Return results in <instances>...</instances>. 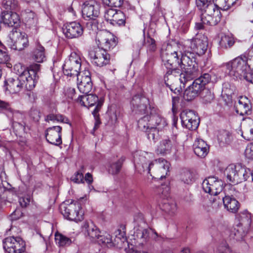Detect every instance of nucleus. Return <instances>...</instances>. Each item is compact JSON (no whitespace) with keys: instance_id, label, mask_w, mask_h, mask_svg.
I'll return each mask as SVG.
<instances>
[{"instance_id":"1","label":"nucleus","mask_w":253,"mask_h":253,"mask_svg":"<svg viewBox=\"0 0 253 253\" xmlns=\"http://www.w3.org/2000/svg\"><path fill=\"white\" fill-rule=\"evenodd\" d=\"M153 157L151 153L142 151L135 152L133 160L136 169L140 173L146 171L150 174L151 169H153L156 173L162 174L160 175L161 178L165 177V174L169 171V163L163 158L152 161Z\"/></svg>"},{"instance_id":"2","label":"nucleus","mask_w":253,"mask_h":253,"mask_svg":"<svg viewBox=\"0 0 253 253\" xmlns=\"http://www.w3.org/2000/svg\"><path fill=\"white\" fill-rule=\"evenodd\" d=\"M221 67L229 76L242 79L245 73L250 71L251 67L253 69V47L249 51L247 56L241 55L223 63Z\"/></svg>"},{"instance_id":"3","label":"nucleus","mask_w":253,"mask_h":253,"mask_svg":"<svg viewBox=\"0 0 253 253\" xmlns=\"http://www.w3.org/2000/svg\"><path fill=\"white\" fill-rule=\"evenodd\" d=\"M161 57L165 67L169 70H177L180 59L176 47L170 44H163L161 51Z\"/></svg>"},{"instance_id":"4","label":"nucleus","mask_w":253,"mask_h":253,"mask_svg":"<svg viewBox=\"0 0 253 253\" xmlns=\"http://www.w3.org/2000/svg\"><path fill=\"white\" fill-rule=\"evenodd\" d=\"M224 174L228 181L237 184L246 181L250 176V173L241 164L229 165L225 169Z\"/></svg>"},{"instance_id":"5","label":"nucleus","mask_w":253,"mask_h":253,"mask_svg":"<svg viewBox=\"0 0 253 253\" xmlns=\"http://www.w3.org/2000/svg\"><path fill=\"white\" fill-rule=\"evenodd\" d=\"M60 209L63 216L69 220L77 222L83 218V212L78 201L72 200L70 204L64 203L60 206Z\"/></svg>"},{"instance_id":"6","label":"nucleus","mask_w":253,"mask_h":253,"mask_svg":"<svg viewBox=\"0 0 253 253\" xmlns=\"http://www.w3.org/2000/svg\"><path fill=\"white\" fill-rule=\"evenodd\" d=\"M164 80L167 86L175 93L179 91L178 87L179 83L185 84L188 81V79L186 78L185 74H181L180 73L179 69L169 70L167 72Z\"/></svg>"},{"instance_id":"7","label":"nucleus","mask_w":253,"mask_h":253,"mask_svg":"<svg viewBox=\"0 0 253 253\" xmlns=\"http://www.w3.org/2000/svg\"><path fill=\"white\" fill-rule=\"evenodd\" d=\"M8 45L11 49L21 51L28 46L27 35L16 30H13L9 35Z\"/></svg>"},{"instance_id":"8","label":"nucleus","mask_w":253,"mask_h":253,"mask_svg":"<svg viewBox=\"0 0 253 253\" xmlns=\"http://www.w3.org/2000/svg\"><path fill=\"white\" fill-rule=\"evenodd\" d=\"M41 65L34 64L29 66L27 70H24L21 76H24L25 79L22 81L23 87L28 90H31L35 87L36 82L39 79L38 75L40 70Z\"/></svg>"},{"instance_id":"9","label":"nucleus","mask_w":253,"mask_h":253,"mask_svg":"<svg viewBox=\"0 0 253 253\" xmlns=\"http://www.w3.org/2000/svg\"><path fill=\"white\" fill-rule=\"evenodd\" d=\"M81 67V58L76 52H72L63 65V72L67 76H78Z\"/></svg>"},{"instance_id":"10","label":"nucleus","mask_w":253,"mask_h":253,"mask_svg":"<svg viewBox=\"0 0 253 253\" xmlns=\"http://www.w3.org/2000/svg\"><path fill=\"white\" fill-rule=\"evenodd\" d=\"M182 72L181 74H185V77L188 81L192 79L196 75L198 71V65L194 58H190L187 55H183L180 61V65Z\"/></svg>"},{"instance_id":"11","label":"nucleus","mask_w":253,"mask_h":253,"mask_svg":"<svg viewBox=\"0 0 253 253\" xmlns=\"http://www.w3.org/2000/svg\"><path fill=\"white\" fill-rule=\"evenodd\" d=\"M96 40L98 45L106 52L113 49L118 43L117 37L106 31L98 33Z\"/></svg>"},{"instance_id":"12","label":"nucleus","mask_w":253,"mask_h":253,"mask_svg":"<svg viewBox=\"0 0 253 253\" xmlns=\"http://www.w3.org/2000/svg\"><path fill=\"white\" fill-rule=\"evenodd\" d=\"M3 243V248L8 253H22L25 250V242L20 237H7Z\"/></svg>"},{"instance_id":"13","label":"nucleus","mask_w":253,"mask_h":253,"mask_svg":"<svg viewBox=\"0 0 253 253\" xmlns=\"http://www.w3.org/2000/svg\"><path fill=\"white\" fill-rule=\"evenodd\" d=\"M220 12L216 8V5H211L208 9L203 11L201 20L205 24L215 26L220 21Z\"/></svg>"},{"instance_id":"14","label":"nucleus","mask_w":253,"mask_h":253,"mask_svg":"<svg viewBox=\"0 0 253 253\" xmlns=\"http://www.w3.org/2000/svg\"><path fill=\"white\" fill-rule=\"evenodd\" d=\"M223 183L218 178L211 176L205 179L202 183V187L204 191L211 195H217L223 190Z\"/></svg>"},{"instance_id":"15","label":"nucleus","mask_w":253,"mask_h":253,"mask_svg":"<svg viewBox=\"0 0 253 253\" xmlns=\"http://www.w3.org/2000/svg\"><path fill=\"white\" fill-rule=\"evenodd\" d=\"M88 56L91 62L99 67H102L109 64L110 60V55L99 47L90 50Z\"/></svg>"},{"instance_id":"16","label":"nucleus","mask_w":253,"mask_h":253,"mask_svg":"<svg viewBox=\"0 0 253 253\" xmlns=\"http://www.w3.org/2000/svg\"><path fill=\"white\" fill-rule=\"evenodd\" d=\"M83 17L87 20H95L100 14V5L95 0L85 1L82 5Z\"/></svg>"},{"instance_id":"17","label":"nucleus","mask_w":253,"mask_h":253,"mask_svg":"<svg viewBox=\"0 0 253 253\" xmlns=\"http://www.w3.org/2000/svg\"><path fill=\"white\" fill-rule=\"evenodd\" d=\"M188 41L192 51L199 55L205 54L207 50L208 38L204 35L197 34L194 38Z\"/></svg>"},{"instance_id":"18","label":"nucleus","mask_w":253,"mask_h":253,"mask_svg":"<svg viewBox=\"0 0 253 253\" xmlns=\"http://www.w3.org/2000/svg\"><path fill=\"white\" fill-rule=\"evenodd\" d=\"M182 125L188 129H196L199 124V120L193 110H184L180 114Z\"/></svg>"},{"instance_id":"19","label":"nucleus","mask_w":253,"mask_h":253,"mask_svg":"<svg viewBox=\"0 0 253 253\" xmlns=\"http://www.w3.org/2000/svg\"><path fill=\"white\" fill-rule=\"evenodd\" d=\"M126 239L124 238V234L120 229H118L115 232V238L113 240L111 236L107 232L99 234L98 238L96 242L99 244L107 245L108 246L118 245Z\"/></svg>"},{"instance_id":"20","label":"nucleus","mask_w":253,"mask_h":253,"mask_svg":"<svg viewBox=\"0 0 253 253\" xmlns=\"http://www.w3.org/2000/svg\"><path fill=\"white\" fill-rule=\"evenodd\" d=\"M148 103V101L146 98L140 97L139 95L134 96L131 102L133 111H134L136 114L140 115L148 113L151 109L150 107H147Z\"/></svg>"},{"instance_id":"21","label":"nucleus","mask_w":253,"mask_h":253,"mask_svg":"<svg viewBox=\"0 0 253 253\" xmlns=\"http://www.w3.org/2000/svg\"><path fill=\"white\" fill-rule=\"evenodd\" d=\"M62 127L54 126L48 127L46 130V140L50 144L59 146L62 144L61 139Z\"/></svg>"},{"instance_id":"22","label":"nucleus","mask_w":253,"mask_h":253,"mask_svg":"<svg viewBox=\"0 0 253 253\" xmlns=\"http://www.w3.org/2000/svg\"><path fill=\"white\" fill-rule=\"evenodd\" d=\"M63 32L67 38H77L83 34V29L79 23L72 22L64 25Z\"/></svg>"},{"instance_id":"23","label":"nucleus","mask_w":253,"mask_h":253,"mask_svg":"<svg viewBox=\"0 0 253 253\" xmlns=\"http://www.w3.org/2000/svg\"><path fill=\"white\" fill-rule=\"evenodd\" d=\"M78 87L80 91L84 94H88L92 88V83L91 80L90 73L85 71L81 76L78 77Z\"/></svg>"},{"instance_id":"24","label":"nucleus","mask_w":253,"mask_h":253,"mask_svg":"<svg viewBox=\"0 0 253 253\" xmlns=\"http://www.w3.org/2000/svg\"><path fill=\"white\" fill-rule=\"evenodd\" d=\"M25 79L24 76L21 75L15 78H10L5 81L4 85L6 86V89L11 93H16L19 92L23 87V80Z\"/></svg>"},{"instance_id":"25","label":"nucleus","mask_w":253,"mask_h":253,"mask_svg":"<svg viewBox=\"0 0 253 253\" xmlns=\"http://www.w3.org/2000/svg\"><path fill=\"white\" fill-rule=\"evenodd\" d=\"M82 227L83 231L85 236H87L92 242L96 241L101 232L92 222L85 221L84 222Z\"/></svg>"},{"instance_id":"26","label":"nucleus","mask_w":253,"mask_h":253,"mask_svg":"<svg viewBox=\"0 0 253 253\" xmlns=\"http://www.w3.org/2000/svg\"><path fill=\"white\" fill-rule=\"evenodd\" d=\"M1 18L3 23L8 27H17L20 23V17L16 12L3 11Z\"/></svg>"},{"instance_id":"27","label":"nucleus","mask_w":253,"mask_h":253,"mask_svg":"<svg viewBox=\"0 0 253 253\" xmlns=\"http://www.w3.org/2000/svg\"><path fill=\"white\" fill-rule=\"evenodd\" d=\"M149 118V125L152 127L154 126L158 129H162L167 125L165 119L162 118L154 109L151 110Z\"/></svg>"},{"instance_id":"28","label":"nucleus","mask_w":253,"mask_h":253,"mask_svg":"<svg viewBox=\"0 0 253 253\" xmlns=\"http://www.w3.org/2000/svg\"><path fill=\"white\" fill-rule=\"evenodd\" d=\"M176 144V141L173 138H167L163 139L158 146L157 152L161 154L169 153Z\"/></svg>"},{"instance_id":"29","label":"nucleus","mask_w":253,"mask_h":253,"mask_svg":"<svg viewBox=\"0 0 253 253\" xmlns=\"http://www.w3.org/2000/svg\"><path fill=\"white\" fill-rule=\"evenodd\" d=\"M236 112L241 116L249 115L251 113L250 101L246 97L241 96L236 105Z\"/></svg>"},{"instance_id":"30","label":"nucleus","mask_w":253,"mask_h":253,"mask_svg":"<svg viewBox=\"0 0 253 253\" xmlns=\"http://www.w3.org/2000/svg\"><path fill=\"white\" fill-rule=\"evenodd\" d=\"M84 97H83V100H88V102H87V107L92 106L95 104H97L95 108L94 109V111L92 112V114L94 116L96 115L97 113L98 112L100 108L102 106L103 103L104 102V100L103 99L100 98V99H98V97L93 94H84Z\"/></svg>"},{"instance_id":"31","label":"nucleus","mask_w":253,"mask_h":253,"mask_svg":"<svg viewBox=\"0 0 253 253\" xmlns=\"http://www.w3.org/2000/svg\"><path fill=\"white\" fill-rule=\"evenodd\" d=\"M224 208L229 211L236 213L238 211L240 204L233 196H225L222 197Z\"/></svg>"},{"instance_id":"32","label":"nucleus","mask_w":253,"mask_h":253,"mask_svg":"<svg viewBox=\"0 0 253 253\" xmlns=\"http://www.w3.org/2000/svg\"><path fill=\"white\" fill-rule=\"evenodd\" d=\"M194 152L200 157H205L208 153L209 148L207 143L201 139H197L193 145Z\"/></svg>"},{"instance_id":"33","label":"nucleus","mask_w":253,"mask_h":253,"mask_svg":"<svg viewBox=\"0 0 253 253\" xmlns=\"http://www.w3.org/2000/svg\"><path fill=\"white\" fill-rule=\"evenodd\" d=\"M193 82L184 91L183 98L184 100L190 101L195 98L200 93L202 89Z\"/></svg>"},{"instance_id":"34","label":"nucleus","mask_w":253,"mask_h":253,"mask_svg":"<svg viewBox=\"0 0 253 253\" xmlns=\"http://www.w3.org/2000/svg\"><path fill=\"white\" fill-rule=\"evenodd\" d=\"M12 126L15 135L19 137V141L25 144L26 143V128L25 124L19 123L16 121L12 122Z\"/></svg>"},{"instance_id":"35","label":"nucleus","mask_w":253,"mask_h":253,"mask_svg":"<svg viewBox=\"0 0 253 253\" xmlns=\"http://www.w3.org/2000/svg\"><path fill=\"white\" fill-rule=\"evenodd\" d=\"M246 233V229L243 227V224L240 223L231 230L230 237L236 241H241L243 239Z\"/></svg>"},{"instance_id":"36","label":"nucleus","mask_w":253,"mask_h":253,"mask_svg":"<svg viewBox=\"0 0 253 253\" xmlns=\"http://www.w3.org/2000/svg\"><path fill=\"white\" fill-rule=\"evenodd\" d=\"M242 137L247 140H253V121L249 119L243 125Z\"/></svg>"},{"instance_id":"37","label":"nucleus","mask_w":253,"mask_h":253,"mask_svg":"<svg viewBox=\"0 0 253 253\" xmlns=\"http://www.w3.org/2000/svg\"><path fill=\"white\" fill-rule=\"evenodd\" d=\"M150 228L143 229L137 228L134 232L135 236L140 240V244L143 245L146 243L150 238Z\"/></svg>"},{"instance_id":"38","label":"nucleus","mask_w":253,"mask_h":253,"mask_svg":"<svg viewBox=\"0 0 253 253\" xmlns=\"http://www.w3.org/2000/svg\"><path fill=\"white\" fill-rule=\"evenodd\" d=\"M33 57L36 61L42 62L45 58V49L41 44L38 43L33 52Z\"/></svg>"},{"instance_id":"39","label":"nucleus","mask_w":253,"mask_h":253,"mask_svg":"<svg viewBox=\"0 0 253 253\" xmlns=\"http://www.w3.org/2000/svg\"><path fill=\"white\" fill-rule=\"evenodd\" d=\"M200 94L203 103L204 104L211 103L214 99L213 92L209 88H203L200 92Z\"/></svg>"},{"instance_id":"40","label":"nucleus","mask_w":253,"mask_h":253,"mask_svg":"<svg viewBox=\"0 0 253 253\" xmlns=\"http://www.w3.org/2000/svg\"><path fill=\"white\" fill-rule=\"evenodd\" d=\"M211 80V76L208 73L202 74L199 78L195 79L194 82L202 90L205 88V86L210 83Z\"/></svg>"},{"instance_id":"41","label":"nucleus","mask_w":253,"mask_h":253,"mask_svg":"<svg viewBox=\"0 0 253 253\" xmlns=\"http://www.w3.org/2000/svg\"><path fill=\"white\" fill-rule=\"evenodd\" d=\"M125 160V158L121 157L117 161L111 164L108 169L109 173L112 174H118L120 171Z\"/></svg>"},{"instance_id":"42","label":"nucleus","mask_w":253,"mask_h":253,"mask_svg":"<svg viewBox=\"0 0 253 253\" xmlns=\"http://www.w3.org/2000/svg\"><path fill=\"white\" fill-rule=\"evenodd\" d=\"M2 5L5 9L7 10L19 11L20 9L18 0H3Z\"/></svg>"},{"instance_id":"43","label":"nucleus","mask_w":253,"mask_h":253,"mask_svg":"<svg viewBox=\"0 0 253 253\" xmlns=\"http://www.w3.org/2000/svg\"><path fill=\"white\" fill-rule=\"evenodd\" d=\"M55 239L59 246H68L72 243L71 239L60 233H56Z\"/></svg>"},{"instance_id":"44","label":"nucleus","mask_w":253,"mask_h":253,"mask_svg":"<svg viewBox=\"0 0 253 253\" xmlns=\"http://www.w3.org/2000/svg\"><path fill=\"white\" fill-rule=\"evenodd\" d=\"M162 209L167 212L173 213L176 210V205L174 202L166 200L163 202Z\"/></svg>"},{"instance_id":"45","label":"nucleus","mask_w":253,"mask_h":253,"mask_svg":"<svg viewBox=\"0 0 253 253\" xmlns=\"http://www.w3.org/2000/svg\"><path fill=\"white\" fill-rule=\"evenodd\" d=\"M237 0H216L217 4L216 7L223 10H227L229 9L232 5H233Z\"/></svg>"},{"instance_id":"46","label":"nucleus","mask_w":253,"mask_h":253,"mask_svg":"<svg viewBox=\"0 0 253 253\" xmlns=\"http://www.w3.org/2000/svg\"><path fill=\"white\" fill-rule=\"evenodd\" d=\"M161 129H157L156 127H154V126L152 127V126H151L150 127L145 131L148 139H149L150 141L156 142L159 138V131Z\"/></svg>"},{"instance_id":"47","label":"nucleus","mask_w":253,"mask_h":253,"mask_svg":"<svg viewBox=\"0 0 253 253\" xmlns=\"http://www.w3.org/2000/svg\"><path fill=\"white\" fill-rule=\"evenodd\" d=\"M234 43L233 38L228 35L221 36L219 44L221 47L227 48L232 46Z\"/></svg>"},{"instance_id":"48","label":"nucleus","mask_w":253,"mask_h":253,"mask_svg":"<svg viewBox=\"0 0 253 253\" xmlns=\"http://www.w3.org/2000/svg\"><path fill=\"white\" fill-rule=\"evenodd\" d=\"M149 116L147 115H145L138 120V126L140 130L142 131H146L151 127V126L149 125Z\"/></svg>"},{"instance_id":"49","label":"nucleus","mask_w":253,"mask_h":253,"mask_svg":"<svg viewBox=\"0 0 253 253\" xmlns=\"http://www.w3.org/2000/svg\"><path fill=\"white\" fill-rule=\"evenodd\" d=\"M114 20L111 24L113 25H123L125 23V16L124 13L119 10L114 17Z\"/></svg>"},{"instance_id":"50","label":"nucleus","mask_w":253,"mask_h":253,"mask_svg":"<svg viewBox=\"0 0 253 253\" xmlns=\"http://www.w3.org/2000/svg\"><path fill=\"white\" fill-rule=\"evenodd\" d=\"M197 7L202 11L208 9L211 5H215L211 2V0H196Z\"/></svg>"},{"instance_id":"51","label":"nucleus","mask_w":253,"mask_h":253,"mask_svg":"<svg viewBox=\"0 0 253 253\" xmlns=\"http://www.w3.org/2000/svg\"><path fill=\"white\" fill-rule=\"evenodd\" d=\"M118 11L114 9L109 8L106 10L104 14V18L106 21H109L112 24L114 17L117 13Z\"/></svg>"},{"instance_id":"52","label":"nucleus","mask_w":253,"mask_h":253,"mask_svg":"<svg viewBox=\"0 0 253 253\" xmlns=\"http://www.w3.org/2000/svg\"><path fill=\"white\" fill-rule=\"evenodd\" d=\"M181 179L186 184L191 183L193 180L192 173L189 171L183 172L181 173Z\"/></svg>"},{"instance_id":"53","label":"nucleus","mask_w":253,"mask_h":253,"mask_svg":"<svg viewBox=\"0 0 253 253\" xmlns=\"http://www.w3.org/2000/svg\"><path fill=\"white\" fill-rule=\"evenodd\" d=\"M104 4L111 7H119L123 3V0H102Z\"/></svg>"},{"instance_id":"54","label":"nucleus","mask_w":253,"mask_h":253,"mask_svg":"<svg viewBox=\"0 0 253 253\" xmlns=\"http://www.w3.org/2000/svg\"><path fill=\"white\" fill-rule=\"evenodd\" d=\"M84 167L82 166L81 169H82V172L78 171L77 172L74 176L71 178L72 180L77 183H82L84 182V178L83 172H84Z\"/></svg>"},{"instance_id":"55","label":"nucleus","mask_w":253,"mask_h":253,"mask_svg":"<svg viewBox=\"0 0 253 253\" xmlns=\"http://www.w3.org/2000/svg\"><path fill=\"white\" fill-rule=\"evenodd\" d=\"M245 155L248 159L253 160V143L248 145L245 151Z\"/></svg>"},{"instance_id":"56","label":"nucleus","mask_w":253,"mask_h":253,"mask_svg":"<svg viewBox=\"0 0 253 253\" xmlns=\"http://www.w3.org/2000/svg\"><path fill=\"white\" fill-rule=\"evenodd\" d=\"M65 95L70 99H73L75 95V89L73 87H68L64 89Z\"/></svg>"},{"instance_id":"57","label":"nucleus","mask_w":253,"mask_h":253,"mask_svg":"<svg viewBox=\"0 0 253 253\" xmlns=\"http://www.w3.org/2000/svg\"><path fill=\"white\" fill-rule=\"evenodd\" d=\"M216 253H230V250L226 243H223L218 246Z\"/></svg>"},{"instance_id":"58","label":"nucleus","mask_w":253,"mask_h":253,"mask_svg":"<svg viewBox=\"0 0 253 253\" xmlns=\"http://www.w3.org/2000/svg\"><path fill=\"white\" fill-rule=\"evenodd\" d=\"M9 112L12 113V122L23 118V115L18 111L12 110L11 108L9 109Z\"/></svg>"},{"instance_id":"59","label":"nucleus","mask_w":253,"mask_h":253,"mask_svg":"<svg viewBox=\"0 0 253 253\" xmlns=\"http://www.w3.org/2000/svg\"><path fill=\"white\" fill-rule=\"evenodd\" d=\"M30 202V197L29 196H26L23 197H20L19 199V203L22 208L26 207Z\"/></svg>"},{"instance_id":"60","label":"nucleus","mask_w":253,"mask_h":253,"mask_svg":"<svg viewBox=\"0 0 253 253\" xmlns=\"http://www.w3.org/2000/svg\"><path fill=\"white\" fill-rule=\"evenodd\" d=\"M9 59V56L6 51L0 49V63H5Z\"/></svg>"},{"instance_id":"61","label":"nucleus","mask_w":253,"mask_h":253,"mask_svg":"<svg viewBox=\"0 0 253 253\" xmlns=\"http://www.w3.org/2000/svg\"><path fill=\"white\" fill-rule=\"evenodd\" d=\"M179 98L178 96H173L172 98V111L173 114H175L177 112V105L178 104Z\"/></svg>"},{"instance_id":"62","label":"nucleus","mask_w":253,"mask_h":253,"mask_svg":"<svg viewBox=\"0 0 253 253\" xmlns=\"http://www.w3.org/2000/svg\"><path fill=\"white\" fill-rule=\"evenodd\" d=\"M22 212L20 209H16L11 214L12 220H17L22 216Z\"/></svg>"},{"instance_id":"63","label":"nucleus","mask_w":253,"mask_h":253,"mask_svg":"<svg viewBox=\"0 0 253 253\" xmlns=\"http://www.w3.org/2000/svg\"><path fill=\"white\" fill-rule=\"evenodd\" d=\"M147 42L149 44V50L154 51L156 49V44L154 39L149 37L147 39Z\"/></svg>"},{"instance_id":"64","label":"nucleus","mask_w":253,"mask_h":253,"mask_svg":"<svg viewBox=\"0 0 253 253\" xmlns=\"http://www.w3.org/2000/svg\"><path fill=\"white\" fill-rule=\"evenodd\" d=\"M242 79L246 80L247 82L253 84V72H247L245 75L243 76Z\"/></svg>"}]
</instances>
